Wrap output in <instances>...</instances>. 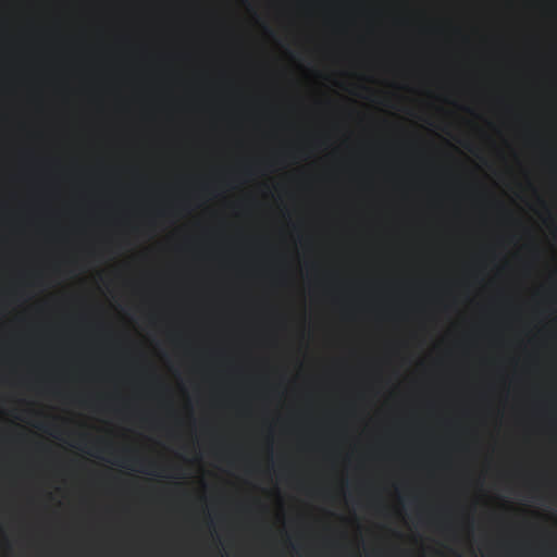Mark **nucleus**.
Returning a JSON list of instances; mask_svg holds the SVG:
<instances>
[{
    "mask_svg": "<svg viewBox=\"0 0 557 557\" xmlns=\"http://www.w3.org/2000/svg\"><path fill=\"white\" fill-rule=\"evenodd\" d=\"M140 471H141V472H144V473H150V472H152L151 470L144 469V468H143V469H140Z\"/></svg>",
    "mask_w": 557,
    "mask_h": 557,
    "instance_id": "obj_1",
    "label": "nucleus"
}]
</instances>
